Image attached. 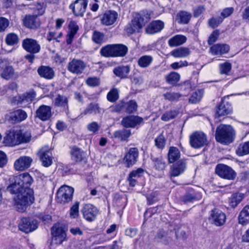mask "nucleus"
Wrapping results in <instances>:
<instances>
[{
    "label": "nucleus",
    "instance_id": "f257e3e1",
    "mask_svg": "<svg viewBox=\"0 0 249 249\" xmlns=\"http://www.w3.org/2000/svg\"><path fill=\"white\" fill-rule=\"evenodd\" d=\"M33 178L28 173H22L15 178L14 182L8 188L12 194H17L15 205L20 212H24L34 201V191L31 188Z\"/></svg>",
    "mask_w": 249,
    "mask_h": 249
},
{
    "label": "nucleus",
    "instance_id": "f03ea898",
    "mask_svg": "<svg viewBox=\"0 0 249 249\" xmlns=\"http://www.w3.org/2000/svg\"><path fill=\"white\" fill-rule=\"evenodd\" d=\"M30 132L21 130L10 131L4 137L3 143L6 146H14L21 143H27L31 140Z\"/></svg>",
    "mask_w": 249,
    "mask_h": 249
},
{
    "label": "nucleus",
    "instance_id": "7ed1b4c3",
    "mask_svg": "<svg viewBox=\"0 0 249 249\" xmlns=\"http://www.w3.org/2000/svg\"><path fill=\"white\" fill-rule=\"evenodd\" d=\"M235 137V132L230 125L220 124L216 130L215 139L224 144L231 143Z\"/></svg>",
    "mask_w": 249,
    "mask_h": 249
},
{
    "label": "nucleus",
    "instance_id": "20e7f679",
    "mask_svg": "<svg viewBox=\"0 0 249 249\" xmlns=\"http://www.w3.org/2000/svg\"><path fill=\"white\" fill-rule=\"evenodd\" d=\"M150 18V15L147 12L137 14L131 22L126 27V31L130 34H132L136 32H138Z\"/></svg>",
    "mask_w": 249,
    "mask_h": 249
},
{
    "label": "nucleus",
    "instance_id": "39448f33",
    "mask_svg": "<svg viewBox=\"0 0 249 249\" xmlns=\"http://www.w3.org/2000/svg\"><path fill=\"white\" fill-rule=\"evenodd\" d=\"M74 189L67 185L61 186L57 193L56 201L60 204H66L72 200Z\"/></svg>",
    "mask_w": 249,
    "mask_h": 249
},
{
    "label": "nucleus",
    "instance_id": "423d86ee",
    "mask_svg": "<svg viewBox=\"0 0 249 249\" xmlns=\"http://www.w3.org/2000/svg\"><path fill=\"white\" fill-rule=\"evenodd\" d=\"M189 142L192 147L196 149L203 147L208 143L206 135L201 131L192 133L190 136Z\"/></svg>",
    "mask_w": 249,
    "mask_h": 249
},
{
    "label": "nucleus",
    "instance_id": "0eeeda50",
    "mask_svg": "<svg viewBox=\"0 0 249 249\" xmlns=\"http://www.w3.org/2000/svg\"><path fill=\"white\" fill-rule=\"evenodd\" d=\"M52 234L53 236L51 248L53 244H61L65 240L66 234L64 228L60 224H55L52 228Z\"/></svg>",
    "mask_w": 249,
    "mask_h": 249
},
{
    "label": "nucleus",
    "instance_id": "6e6552de",
    "mask_svg": "<svg viewBox=\"0 0 249 249\" xmlns=\"http://www.w3.org/2000/svg\"><path fill=\"white\" fill-rule=\"evenodd\" d=\"M215 172L221 178L228 180H233L236 177V172L231 167L223 164L217 165Z\"/></svg>",
    "mask_w": 249,
    "mask_h": 249
},
{
    "label": "nucleus",
    "instance_id": "1a4fd4ad",
    "mask_svg": "<svg viewBox=\"0 0 249 249\" xmlns=\"http://www.w3.org/2000/svg\"><path fill=\"white\" fill-rule=\"evenodd\" d=\"M81 212L83 218L86 221L91 222L95 221L99 213V210L97 207L92 204L88 203L83 206Z\"/></svg>",
    "mask_w": 249,
    "mask_h": 249
},
{
    "label": "nucleus",
    "instance_id": "9d476101",
    "mask_svg": "<svg viewBox=\"0 0 249 249\" xmlns=\"http://www.w3.org/2000/svg\"><path fill=\"white\" fill-rule=\"evenodd\" d=\"M86 67V64L82 60L73 58L67 66L68 70L72 73L82 74Z\"/></svg>",
    "mask_w": 249,
    "mask_h": 249
},
{
    "label": "nucleus",
    "instance_id": "9b49d317",
    "mask_svg": "<svg viewBox=\"0 0 249 249\" xmlns=\"http://www.w3.org/2000/svg\"><path fill=\"white\" fill-rule=\"evenodd\" d=\"M38 156L43 166L47 167L52 164L53 157L48 146L42 147L38 152Z\"/></svg>",
    "mask_w": 249,
    "mask_h": 249
},
{
    "label": "nucleus",
    "instance_id": "f8f14e48",
    "mask_svg": "<svg viewBox=\"0 0 249 249\" xmlns=\"http://www.w3.org/2000/svg\"><path fill=\"white\" fill-rule=\"evenodd\" d=\"M19 229L25 233L32 232L38 227L37 221L34 219L23 218L19 225Z\"/></svg>",
    "mask_w": 249,
    "mask_h": 249
},
{
    "label": "nucleus",
    "instance_id": "ddd939ff",
    "mask_svg": "<svg viewBox=\"0 0 249 249\" xmlns=\"http://www.w3.org/2000/svg\"><path fill=\"white\" fill-rule=\"evenodd\" d=\"M226 216L221 211L214 209L211 211L210 220L216 226H221L226 222Z\"/></svg>",
    "mask_w": 249,
    "mask_h": 249
},
{
    "label": "nucleus",
    "instance_id": "4468645a",
    "mask_svg": "<svg viewBox=\"0 0 249 249\" xmlns=\"http://www.w3.org/2000/svg\"><path fill=\"white\" fill-rule=\"evenodd\" d=\"M87 5V0H76L70 5V8L72 10L76 16H83L86 11Z\"/></svg>",
    "mask_w": 249,
    "mask_h": 249
},
{
    "label": "nucleus",
    "instance_id": "2eb2a0df",
    "mask_svg": "<svg viewBox=\"0 0 249 249\" xmlns=\"http://www.w3.org/2000/svg\"><path fill=\"white\" fill-rule=\"evenodd\" d=\"M118 13L114 10H107L101 18V23L106 26H110L116 22L118 18Z\"/></svg>",
    "mask_w": 249,
    "mask_h": 249
},
{
    "label": "nucleus",
    "instance_id": "dca6fc26",
    "mask_svg": "<svg viewBox=\"0 0 249 249\" xmlns=\"http://www.w3.org/2000/svg\"><path fill=\"white\" fill-rule=\"evenodd\" d=\"M32 161L33 159L30 157L21 156L15 161L14 168L17 171H24L30 167Z\"/></svg>",
    "mask_w": 249,
    "mask_h": 249
},
{
    "label": "nucleus",
    "instance_id": "f3484780",
    "mask_svg": "<svg viewBox=\"0 0 249 249\" xmlns=\"http://www.w3.org/2000/svg\"><path fill=\"white\" fill-rule=\"evenodd\" d=\"M22 45L24 50L32 53H38L40 50V45L34 39H25L23 40Z\"/></svg>",
    "mask_w": 249,
    "mask_h": 249
},
{
    "label": "nucleus",
    "instance_id": "a211bd4d",
    "mask_svg": "<svg viewBox=\"0 0 249 249\" xmlns=\"http://www.w3.org/2000/svg\"><path fill=\"white\" fill-rule=\"evenodd\" d=\"M52 108L46 105L40 106L36 111L35 117L42 121L49 120L52 117Z\"/></svg>",
    "mask_w": 249,
    "mask_h": 249
},
{
    "label": "nucleus",
    "instance_id": "6ab92c4d",
    "mask_svg": "<svg viewBox=\"0 0 249 249\" xmlns=\"http://www.w3.org/2000/svg\"><path fill=\"white\" fill-rule=\"evenodd\" d=\"M23 23L24 26L31 29H36L40 25V19L36 15H25Z\"/></svg>",
    "mask_w": 249,
    "mask_h": 249
},
{
    "label": "nucleus",
    "instance_id": "aec40b11",
    "mask_svg": "<svg viewBox=\"0 0 249 249\" xmlns=\"http://www.w3.org/2000/svg\"><path fill=\"white\" fill-rule=\"evenodd\" d=\"M143 119L137 116H128L124 117L122 121V125L126 128H134L142 123Z\"/></svg>",
    "mask_w": 249,
    "mask_h": 249
},
{
    "label": "nucleus",
    "instance_id": "412c9836",
    "mask_svg": "<svg viewBox=\"0 0 249 249\" xmlns=\"http://www.w3.org/2000/svg\"><path fill=\"white\" fill-rule=\"evenodd\" d=\"M138 156L139 151L137 148H130L124 158V160L127 164V166L129 167L135 164Z\"/></svg>",
    "mask_w": 249,
    "mask_h": 249
},
{
    "label": "nucleus",
    "instance_id": "4be33fe9",
    "mask_svg": "<svg viewBox=\"0 0 249 249\" xmlns=\"http://www.w3.org/2000/svg\"><path fill=\"white\" fill-rule=\"evenodd\" d=\"M164 24L161 20H157L151 22L145 29L148 34H154L160 32L164 28Z\"/></svg>",
    "mask_w": 249,
    "mask_h": 249
},
{
    "label": "nucleus",
    "instance_id": "5701e85b",
    "mask_svg": "<svg viewBox=\"0 0 249 249\" xmlns=\"http://www.w3.org/2000/svg\"><path fill=\"white\" fill-rule=\"evenodd\" d=\"M186 161L184 160H181L173 164L171 168V176L177 177L182 174L186 169Z\"/></svg>",
    "mask_w": 249,
    "mask_h": 249
},
{
    "label": "nucleus",
    "instance_id": "b1692460",
    "mask_svg": "<svg viewBox=\"0 0 249 249\" xmlns=\"http://www.w3.org/2000/svg\"><path fill=\"white\" fill-rule=\"evenodd\" d=\"M230 46L225 44H216L212 46L210 49V52L214 55H222L229 52Z\"/></svg>",
    "mask_w": 249,
    "mask_h": 249
},
{
    "label": "nucleus",
    "instance_id": "393cba45",
    "mask_svg": "<svg viewBox=\"0 0 249 249\" xmlns=\"http://www.w3.org/2000/svg\"><path fill=\"white\" fill-rule=\"evenodd\" d=\"M232 111L231 104L228 102L222 101L216 109V115L218 117L224 116L230 114Z\"/></svg>",
    "mask_w": 249,
    "mask_h": 249
},
{
    "label": "nucleus",
    "instance_id": "a878e982",
    "mask_svg": "<svg viewBox=\"0 0 249 249\" xmlns=\"http://www.w3.org/2000/svg\"><path fill=\"white\" fill-rule=\"evenodd\" d=\"M39 75L45 79H52L54 76L53 69L47 66H41L37 70Z\"/></svg>",
    "mask_w": 249,
    "mask_h": 249
},
{
    "label": "nucleus",
    "instance_id": "bb28decb",
    "mask_svg": "<svg viewBox=\"0 0 249 249\" xmlns=\"http://www.w3.org/2000/svg\"><path fill=\"white\" fill-rule=\"evenodd\" d=\"M170 53L175 58H184L189 56L191 53V51L188 48L181 47L173 50Z\"/></svg>",
    "mask_w": 249,
    "mask_h": 249
},
{
    "label": "nucleus",
    "instance_id": "cd10ccee",
    "mask_svg": "<svg viewBox=\"0 0 249 249\" xmlns=\"http://www.w3.org/2000/svg\"><path fill=\"white\" fill-rule=\"evenodd\" d=\"M187 38L181 35H177L170 38L168 41L169 46L173 47L181 45L186 42Z\"/></svg>",
    "mask_w": 249,
    "mask_h": 249
},
{
    "label": "nucleus",
    "instance_id": "c85d7f7f",
    "mask_svg": "<svg viewBox=\"0 0 249 249\" xmlns=\"http://www.w3.org/2000/svg\"><path fill=\"white\" fill-rule=\"evenodd\" d=\"M54 105L61 107L63 111L66 112L68 110V98L59 94L54 100Z\"/></svg>",
    "mask_w": 249,
    "mask_h": 249
},
{
    "label": "nucleus",
    "instance_id": "c756f323",
    "mask_svg": "<svg viewBox=\"0 0 249 249\" xmlns=\"http://www.w3.org/2000/svg\"><path fill=\"white\" fill-rule=\"evenodd\" d=\"M69 32L67 35V43L71 44L72 42L73 37L77 33L79 27L76 23L73 21L70 22L69 25Z\"/></svg>",
    "mask_w": 249,
    "mask_h": 249
},
{
    "label": "nucleus",
    "instance_id": "7c9ffc66",
    "mask_svg": "<svg viewBox=\"0 0 249 249\" xmlns=\"http://www.w3.org/2000/svg\"><path fill=\"white\" fill-rule=\"evenodd\" d=\"M131 135L130 130L124 128L115 131L113 133V137L120 141H125L127 140Z\"/></svg>",
    "mask_w": 249,
    "mask_h": 249
},
{
    "label": "nucleus",
    "instance_id": "2f4dec72",
    "mask_svg": "<svg viewBox=\"0 0 249 249\" xmlns=\"http://www.w3.org/2000/svg\"><path fill=\"white\" fill-rule=\"evenodd\" d=\"M153 58L150 55H143L140 57L137 61L138 65L141 68H146L152 63Z\"/></svg>",
    "mask_w": 249,
    "mask_h": 249
},
{
    "label": "nucleus",
    "instance_id": "473e14b6",
    "mask_svg": "<svg viewBox=\"0 0 249 249\" xmlns=\"http://www.w3.org/2000/svg\"><path fill=\"white\" fill-rule=\"evenodd\" d=\"M101 108L98 104L91 103L89 104L85 110L81 112V115H86L87 114H96L100 113Z\"/></svg>",
    "mask_w": 249,
    "mask_h": 249
},
{
    "label": "nucleus",
    "instance_id": "72a5a7b5",
    "mask_svg": "<svg viewBox=\"0 0 249 249\" xmlns=\"http://www.w3.org/2000/svg\"><path fill=\"white\" fill-rule=\"evenodd\" d=\"M114 45V57H123L128 52V48L122 44H115Z\"/></svg>",
    "mask_w": 249,
    "mask_h": 249
},
{
    "label": "nucleus",
    "instance_id": "f704fd0d",
    "mask_svg": "<svg viewBox=\"0 0 249 249\" xmlns=\"http://www.w3.org/2000/svg\"><path fill=\"white\" fill-rule=\"evenodd\" d=\"M192 17L191 13L185 11H181L177 15L176 20L179 24H187Z\"/></svg>",
    "mask_w": 249,
    "mask_h": 249
},
{
    "label": "nucleus",
    "instance_id": "c9c22d12",
    "mask_svg": "<svg viewBox=\"0 0 249 249\" xmlns=\"http://www.w3.org/2000/svg\"><path fill=\"white\" fill-rule=\"evenodd\" d=\"M180 157V153L178 148L174 146L170 147L168 153V159L169 163H173L177 160Z\"/></svg>",
    "mask_w": 249,
    "mask_h": 249
},
{
    "label": "nucleus",
    "instance_id": "e433bc0d",
    "mask_svg": "<svg viewBox=\"0 0 249 249\" xmlns=\"http://www.w3.org/2000/svg\"><path fill=\"white\" fill-rule=\"evenodd\" d=\"M27 117L26 112L20 109L15 110L11 115V119L16 122H20L25 120Z\"/></svg>",
    "mask_w": 249,
    "mask_h": 249
},
{
    "label": "nucleus",
    "instance_id": "4c0bfd02",
    "mask_svg": "<svg viewBox=\"0 0 249 249\" xmlns=\"http://www.w3.org/2000/svg\"><path fill=\"white\" fill-rule=\"evenodd\" d=\"M137 108V105L136 102L133 100L120 105V109L121 110H124L128 113L134 112L136 110Z\"/></svg>",
    "mask_w": 249,
    "mask_h": 249
},
{
    "label": "nucleus",
    "instance_id": "58836bf2",
    "mask_svg": "<svg viewBox=\"0 0 249 249\" xmlns=\"http://www.w3.org/2000/svg\"><path fill=\"white\" fill-rule=\"evenodd\" d=\"M130 71V68L128 66H122L116 68L113 70V72L116 76L121 78H126Z\"/></svg>",
    "mask_w": 249,
    "mask_h": 249
},
{
    "label": "nucleus",
    "instance_id": "ea45409f",
    "mask_svg": "<svg viewBox=\"0 0 249 249\" xmlns=\"http://www.w3.org/2000/svg\"><path fill=\"white\" fill-rule=\"evenodd\" d=\"M239 223L244 225L249 221V205L246 206L241 211L238 217Z\"/></svg>",
    "mask_w": 249,
    "mask_h": 249
},
{
    "label": "nucleus",
    "instance_id": "a19ab883",
    "mask_svg": "<svg viewBox=\"0 0 249 249\" xmlns=\"http://www.w3.org/2000/svg\"><path fill=\"white\" fill-rule=\"evenodd\" d=\"M199 197L198 195L194 190H191L182 197L181 200L184 203L187 204L198 200Z\"/></svg>",
    "mask_w": 249,
    "mask_h": 249
},
{
    "label": "nucleus",
    "instance_id": "79ce46f5",
    "mask_svg": "<svg viewBox=\"0 0 249 249\" xmlns=\"http://www.w3.org/2000/svg\"><path fill=\"white\" fill-rule=\"evenodd\" d=\"M100 54L101 55L108 57H114V45L110 44L106 45L102 47L100 50Z\"/></svg>",
    "mask_w": 249,
    "mask_h": 249
},
{
    "label": "nucleus",
    "instance_id": "37998d69",
    "mask_svg": "<svg viewBox=\"0 0 249 249\" xmlns=\"http://www.w3.org/2000/svg\"><path fill=\"white\" fill-rule=\"evenodd\" d=\"M236 154L239 156H243L249 154V141L240 143L236 150Z\"/></svg>",
    "mask_w": 249,
    "mask_h": 249
},
{
    "label": "nucleus",
    "instance_id": "c03bdc74",
    "mask_svg": "<svg viewBox=\"0 0 249 249\" xmlns=\"http://www.w3.org/2000/svg\"><path fill=\"white\" fill-rule=\"evenodd\" d=\"M204 94L203 89H198L194 92L189 98V102L192 104H196L198 103L202 98Z\"/></svg>",
    "mask_w": 249,
    "mask_h": 249
},
{
    "label": "nucleus",
    "instance_id": "a18cd8bd",
    "mask_svg": "<svg viewBox=\"0 0 249 249\" xmlns=\"http://www.w3.org/2000/svg\"><path fill=\"white\" fill-rule=\"evenodd\" d=\"M166 82L171 85H175L180 79V75L176 72H171L166 76Z\"/></svg>",
    "mask_w": 249,
    "mask_h": 249
},
{
    "label": "nucleus",
    "instance_id": "49530a36",
    "mask_svg": "<svg viewBox=\"0 0 249 249\" xmlns=\"http://www.w3.org/2000/svg\"><path fill=\"white\" fill-rule=\"evenodd\" d=\"M119 98V90L116 88H112L107 95V100L110 102L116 101Z\"/></svg>",
    "mask_w": 249,
    "mask_h": 249
},
{
    "label": "nucleus",
    "instance_id": "de8ad7c7",
    "mask_svg": "<svg viewBox=\"0 0 249 249\" xmlns=\"http://www.w3.org/2000/svg\"><path fill=\"white\" fill-rule=\"evenodd\" d=\"M242 199V195L237 193L234 194L229 199V204L231 207L234 208L237 206Z\"/></svg>",
    "mask_w": 249,
    "mask_h": 249
},
{
    "label": "nucleus",
    "instance_id": "09e8293b",
    "mask_svg": "<svg viewBox=\"0 0 249 249\" xmlns=\"http://www.w3.org/2000/svg\"><path fill=\"white\" fill-rule=\"evenodd\" d=\"M152 161L156 170L163 171L165 169L166 164L161 157L153 158Z\"/></svg>",
    "mask_w": 249,
    "mask_h": 249
},
{
    "label": "nucleus",
    "instance_id": "8fccbe9b",
    "mask_svg": "<svg viewBox=\"0 0 249 249\" xmlns=\"http://www.w3.org/2000/svg\"><path fill=\"white\" fill-rule=\"evenodd\" d=\"M178 112L176 110H170L165 112L161 117V120L167 122L176 117Z\"/></svg>",
    "mask_w": 249,
    "mask_h": 249
},
{
    "label": "nucleus",
    "instance_id": "3c124183",
    "mask_svg": "<svg viewBox=\"0 0 249 249\" xmlns=\"http://www.w3.org/2000/svg\"><path fill=\"white\" fill-rule=\"evenodd\" d=\"M71 153L72 158L76 161H80L82 159V152L77 147H73L71 148Z\"/></svg>",
    "mask_w": 249,
    "mask_h": 249
},
{
    "label": "nucleus",
    "instance_id": "603ef678",
    "mask_svg": "<svg viewBox=\"0 0 249 249\" xmlns=\"http://www.w3.org/2000/svg\"><path fill=\"white\" fill-rule=\"evenodd\" d=\"M18 38L14 33L8 34L5 38V42L9 45H14L18 43Z\"/></svg>",
    "mask_w": 249,
    "mask_h": 249
},
{
    "label": "nucleus",
    "instance_id": "864d4df0",
    "mask_svg": "<svg viewBox=\"0 0 249 249\" xmlns=\"http://www.w3.org/2000/svg\"><path fill=\"white\" fill-rule=\"evenodd\" d=\"M14 73L13 68L11 66L6 67L1 74V77L6 79L9 80L12 77Z\"/></svg>",
    "mask_w": 249,
    "mask_h": 249
},
{
    "label": "nucleus",
    "instance_id": "5fc2aeb1",
    "mask_svg": "<svg viewBox=\"0 0 249 249\" xmlns=\"http://www.w3.org/2000/svg\"><path fill=\"white\" fill-rule=\"evenodd\" d=\"M79 202H76L71 207L70 210V216L71 218H76L79 215Z\"/></svg>",
    "mask_w": 249,
    "mask_h": 249
},
{
    "label": "nucleus",
    "instance_id": "6e6d98bb",
    "mask_svg": "<svg viewBox=\"0 0 249 249\" xmlns=\"http://www.w3.org/2000/svg\"><path fill=\"white\" fill-rule=\"evenodd\" d=\"M164 98L170 101H175L178 100L181 95L177 92H168L163 94Z\"/></svg>",
    "mask_w": 249,
    "mask_h": 249
},
{
    "label": "nucleus",
    "instance_id": "4d7b16f0",
    "mask_svg": "<svg viewBox=\"0 0 249 249\" xmlns=\"http://www.w3.org/2000/svg\"><path fill=\"white\" fill-rule=\"evenodd\" d=\"M155 145L160 149H163L165 145L166 140L164 136L160 134L155 139Z\"/></svg>",
    "mask_w": 249,
    "mask_h": 249
},
{
    "label": "nucleus",
    "instance_id": "13d9d810",
    "mask_svg": "<svg viewBox=\"0 0 249 249\" xmlns=\"http://www.w3.org/2000/svg\"><path fill=\"white\" fill-rule=\"evenodd\" d=\"M219 67L221 74H228L231 69V64L227 62L220 64Z\"/></svg>",
    "mask_w": 249,
    "mask_h": 249
},
{
    "label": "nucleus",
    "instance_id": "bf43d9fd",
    "mask_svg": "<svg viewBox=\"0 0 249 249\" xmlns=\"http://www.w3.org/2000/svg\"><path fill=\"white\" fill-rule=\"evenodd\" d=\"M92 39L96 43L101 44L104 41V35L101 32L94 31L92 35Z\"/></svg>",
    "mask_w": 249,
    "mask_h": 249
},
{
    "label": "nucleus",
    "instance_id": "052dcab7",
    "mask_svg": "<svg viewBox=\"0 0 249 249\" xmlns=\"http://www.w3.org/2000/svg\"><path fill=\"white\" fill-rule=\"evenodd\" d=\"M100 128V125L97 122H92L87 125V128L90 132L93 134L97 133Z\"/></svg>",
    "mask_w": 249,
    "mask_h": 249
},
{
    "label": "nucleus",
    "instance_id": "680f3d73",
    "mask_svg": "<svg viewBox=\"0 0 249 249\" xmlns=\"http://www.w3.org/2000/svg\"><path fill=\"white\" fill-rule=\"evenodd\" d=\"M86 84L90 87H97L100 85V79L97 77H90L86 80Z\"/></svg>",
    "mask_w": 249,
    "mask_h": 249
},
{
    "label": "nucleus",
    "instance_id": "e2e57ef3",
    "mask_svg": "<svg viewBox=\"0 0 249 249\" xmlns=\"http://www.w3.org/2000/svg\"><path fill=\"white\" fill-rule=\"evenodd\" d=\"M223 18L221 17L213 18L209 20V25L212 28L217 27L222 22Z\"/></svg>",
    "mask_w": 249,
    "mask_h": 249
},
{
    "label": "nucleus",
    "instance_id": "0e129e2a",
    "mask_svg": "<svg viewBox=\"0 0 249 249\" xmlns=\"http://www.w3.org/2000/svg\"><path fill=\"white\" fill-rule=\"evenodd\" d=\"M188 65V63L187 61H180L179 62H176L171 64V67L174 70H177L184 67H186Z\"/></svg>",
    "mask_w": 249,
    "mask_h": 249
},
{
    "label": "nucleus",
    "instance_id": "69168bd1",
    "mask_svg": "<svg viewBox=\"0 0 249 249\" xmlns=\"http://www.w3.org/2000/svg\"><path fill=\"white\" fill-rule=\"evenodd\" d=\"M9 25V21L3 17L0 18V32L4 31Z\"/></svg>",
    "mask_w": 249,
    "mask_h": 249
},
{
    "label": "nucleus",
    "instance_id": "338daca9",
    "mask_svg": "<svg viewBox=\"0 0 249 249\" xmlns=\"http://www.w3.org/2000/svg\"><path fill=\"white\" fill-rule=\"evenodd\" d=\"M219 36V31L218 30L214 31L210 36L208 40V43L209 45H212L217 40L218 37Z\"/></svg>",
    "mask_w": 249,
    "mask_h": 249
},
{
    "label": "nucleus",
    "instance_id": "774afa93",
    "mask_svg": "<svg viewBox=\"0 0 249 249\" xmlns=\"http://www.w3.org/2000/svg\"><path fill=\"white\" fill-rule=\"evenodd\" d=\"M234 11L233 7H228L224 9L221 13L222 18H225L231 16Z\"/></svg>",
    "mask_w": 249,
    "mask_h": 249
}]
</instances>
